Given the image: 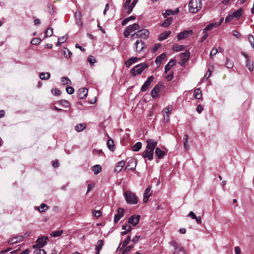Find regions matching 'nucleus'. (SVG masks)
Wrapping results in <instances>:
<instances>
[{"mask_svg": "<svg viewBox=\"0 0 254 254\" xmlns=\"http://www.w3.org/2000/svg\"><path fill=\"white\" fill-rule=\"evenodd\" d=\"M126 202L129 204H136L138 202V197L135 194L130 190L124 192Z\"/></svg>", "mask_w": 254, "mask_h": 254, "instance_id": "f257e3e1", "label": "nucleus"}, {"mask_svg": "<svg viewBox=\"0 0 254 254\" xmlns=\"http://www.w3.org/2000/svg\"><path fill=\"white\" fill-rule=\"evenodd\" d=\"M202 3L200 0H191L189 4V9L190 12L195 13L201 7Z\"/></svg>", "mask_w": 254, "mask_h": 254, "instance_id": "f03ea898", "label": "nucleus"}, {"mask_svg": "<svg viewBox=\"0 0 254 254\" xmlns=\"http://www.w3.org/2000/svg\"><path fill=\"white\" fill-rule=\"evenodd\" d=\"M146 63H141L133 66L130 69V74L132 76H135L136 75L140 74L142 71L147 67Z\"/></svg>", "mask_w": 254, "mask_h": 254, "instance_id": "7ed1b4c3", "label": "nucleus"}, {"mask_svg": "<svg viewBox=\"0 0 254 254\" xmlns=\"http://www.w3.org/2000/svg\"><path fill=\"white\" fill-rule=\"evenodd\" d=\"M140 29V26L137 23H134L127 27L125 29L123 34L126 38L128 37L131 33L134 32L136 30H138Z\"/></svg>", "mask_w": 254, "mask_h": 254, "instance_id": "20e7f679", "label": "nucleus"}, {"mask_svg": "<svg viewBox=\"0 0 254 254\" xmlns=\"http://www.w3.org/2000/svg\"><path fill=\"white\" fill-rule=\"evenodd\" d=\"M172 109L173 106L172 105H168L167 107L164 108L163 109L162 114L164 116V120L165 122H168L169 121V117Z\"/></svg>", "mask_w": 254, "mask_h": 254, "instance_id": "39448f33", "label": "nucleus"}, {"mask_svg": "<svg viewBox=\"0 0 254 254\" xmlns=\"http://www.w3.org/2000/svg\"><path fill=\"white\" fill-rule=\"evenodd\" d=\"M190 56V53L189 51H186L184 53H181L180 54L181 59L178 63L180 65L185 64L189 60Z\"/></svg>", "mask_w": 254, "mask_h": 254, "instance_id": "423d86ee", "label": "nucleus"}, {"mask_svg": "<svg viewBox=\"0 0 254 254\" xmlns=\"http://www.w3.org/2000/svg\"><path fill=\"white\" fill-rule=\"evenodd\" d=\"M141 154L143 158L145 159V161L146 159L151 161L153 159L154 151L146 148L142 152Z\"/></svg>", "mask_w": 254, "mask_h": 254, "instance_id": "0eeeda50", "label": "nucleus"}, {"mask_svg": "<svg viewBox=\"0 0 254 254\" xmlns=\"http://www.w3.org/2000/svg\"><path fill=\"white\" fill-rule=\"evenodd\" d=\"M140 219V216L139 215H133L128 218L127 222L129 224L135 226L139 223Z\"/></svg>", "mask_w": 254, "mask_h": 254, "instance_id": "6e6552de", "label": "nucleus"}, {"mask_svg": "<svg viewBox=\"0 0 254 254\" xmlns=\"http://www.w3.org/2000/svg\"><path fill=\"white\" fill-rule=\"evenodd\" d=\"M152 187L151 186H149L144 191L143 193V201L144 203H146L148 201L149 197L152 194V190H151Z\"/></svg>", "mask_w": 254, "mask_h": 254, "instance_id": "1a4fd4ad", "label": "nucleus"}, {"mask_svg": "<svg viewBox=\"0 0 254 254\" xmlns=\"http://www.w3.org/2000/svg\"><path fill=\"white\" fill-rule=\"evenodd\" d=\"M48 239V237H42L41 238H39L38 239L36 242V245L34 246V248L36 247L37 248H39L43 247L47 244V241Z\"/></svg>", "mask_w": 254, "mask_h": 254, "instance_id": "9d476101", "label": "nucleus"}, {"mask_svg": "<svg viewBox=\"0 0 254 254\" xmlns=\"http://www.w3.org/2000/svg\"><path fill=\"white\" fill-rule=\"evenodd\" d=\"M145 48V43L141 40H137L134 44V49L136 52H141Z\"/></svg>", "mask_w": 254, "mask_h": 254, "instance_id": "9b49d317", "label": "nucleus"}, {"mask_svg": "<svg viewBox=\"0 0 254 254\" xmlns=\"http://www.w3.org/2000/svg\"><path fill=\"white\" fill-rule=\"evenodd\" d=\"M136 34L137 35V37L139 38L142 39H146L148 38L149 35V32L147 29H142L140 30H138L136 32Z\"/></svg>", "mask_w": 254, "mask_h": 254, "instance_id": "f8f14e48", "label": "nucleus"}, {"mask_svg": "<svg viewBox=\"0 0 254 254\" xmlns=\"http://www.w3.org/2000/svg\"><path fill=\"white\" fill-rule=\"evenodd\" d=\"M146 148L154 151L155 147L157 144V141L153 139H148L146 140Z\"/></svg>", "mask_w": 254, "mask_h": 254, "instance_id": "ddd939ff", "label": "nucleus"}, {"mask_svg": "<svg viewBox=\"0 0 254 254\" xmlns=\"http://www.w3.org/2000/svg\"><path fill=\"white\" fill-rule=\"evenodd\" d=\"M154 79L153 76L151 75L149 77H148L147 79V80L145 81L144 83L142 85L141 88V91L142 92L146 91L148 87L150 86L151 83L153 81Z\"/></svg>", "mask_w": 254, "mask_h": 254, "instance_id": "4468645a", "label": "nucleus"}, {"mask_svg": "<svg viewBox=\"0 0 254 254\" xmlns=\"http://www.w3.org/2000/svg\"><path fill=\"white\" fill-rule=\"evenodd\" d=\"M170 244L175 249L174 254H179L180 252H184L183 248L181 245H179L176 241H172L170 242Z\"/></svg>", "mask_w": 254, "mask_h": 254, "instance_id": "2eb2a0df", "label": "nucleus"}, {"mask_svg": "<svg viewBox=\"0 0 254 254\" xmlns=\"http://www.w3.org/2000/svg\"><path fill=\"white\" fill-rule=\"evenodd\" d=\"M192 34L193 31L191 30L184 31L183 32L180 33L178 35V39L179 40H182Z\"/></svg>", "mask_w": 254, "mask_h": 254, "instance_id": "dca6fc26", "label": "nucleus"}, {"mask_svg": "<svg viewBox=\"0 0 254 254\" xmlns=\"http://www.w3.org/2000/svg\"><path fill=\"white\" fill-rule=\"evenodd\" d=\"M124 215V210L122 208H119L117 210V214L115 216L114 222L118 223Z\"/></svg>", "mask_w": 254, "mask_h": 254, "instance_id": "f3484780", "label": "nucleus"}, {"mask_svg": "<svg viewBox=\"0 0 254 254\" xmlns=\"http://www.w3.org/2000/svg\"><path fill=\"white\" fill-rule=\"evenodd\" d=\"M88 93V90L86 88H82L78 90L77 96L79 99H82L85 98Z\"/></svg>", "mask_w": 254, "mask_h": 254, "instance_id": "a211bd4d", "label": "nucleus"}, {"mask_svg": "<svg viewBox=\"0 0 254 254\" xmlns=\"http://www.w3.org/2000/svg\"><path fill=\"white\" fill-rule=\"evenodd\" d=\"M24 237L22 236H16L8 240V243L10 245L14 244L22 241Z\"/></svg>", "mask_w": 254, "mask_h": 254, "instance_id": "6ab92c4d", "label": "nucleus"}, {"mask_svg": "<svg viewBox=\"0 0 254 254\" xmlns=\"http://www.w3.org/2000/svg\"><path fill=\"white\" fill-rule=\"evenodd\" d=\"M242 54L244 56V57L246 59V65L247 67L250 70H251V71L254 68V65H253V62L249 60V56L247 54H246L245 53H242Z\"/></svg>", "mask_w": 254, "mask_h": 254, "instance_id": "aec40b11", "label": "nucleus"}, {"mask_svg": "<svg viewBox=\"0 0 254 254\" xmlns=\"http://www.w3.org/2000/svg\"><path fill=\"white\" fill-rule=\"evenodd\" d=\"M140 60V59L132 57L129 58L128 60H127L125 62V65H126V66L129 67L131 64L137 62L138 61H139Z\"/></svg>", "mask_w": 254, "mask_h": 254, "instance_id": "412c9836", "label": "nucleus"}, {"mask_svg": "<svg viewBox=\"0 0 254 254\" xmlns=\"http://www.w3.org/2000/svg\"><path fill=\"white\" fill-rule=\"evenodd\" d=\"M125 162L123 160L118 162L115 168V172L118 173L120 172L125 165Z\"/></svg>", "mask_w": 254, "mask_h": 254, "instance_id": "4be33fe9", "label": "nucleus"}, {"mask_svg": "<svg viewBox=\"0 0 254 254\" xmlns=\"http://www.w3.org/2000/svg\"><path fill=\"white\" fill-rule=\"evenodd\" d=\"M160 89V86L157 84L154 86L152 90L151 91V96L153 98H155L158 96Z\"/></svg>", "mask_w": 254, "mask_h": 254, "instance_id": "5701e85b", "label": "nucleus"}, {"mask_svg": "<svg viewBox=\"0 0 254 254\" xmlns=\"http://www.w3.org/2000/svg\"><path fill=\"white\" fill-rule=\"evenodd\" d=\"M171 33V32L170 31H167L161 33L158 37L159 41H161L167 39L170 35Z\"/></svg>", "mask_w": 254, "mask_h": 254, "instance_id": "b1692460", "label": "nucleus"}, {"mask_svg": "<svg viewBox=\"0 0 254 254\" xmlns=\"http://www.w3.org/2000/svg\"><path fill=\"white\" fill-rule=\"evenodd\" d=\"M104 245V241L103 240H99L96 245V254H99L100 251L101 250Z\"/></svg>", "mask_w": 254, "mask_h": 254, "instance_id": "393cba45", "label": "nucleus"}, {"mask_svg": "<svg viewBox=\"0 0 254 254\" xmlns=\"http://www.w3.org/2000/svg\"><path fill=\"white\" fill-rule=\"evenodd\" d=\"M155 153L159 159L162 158L166 155L165 151L161 150L158 147L156 148Z\"/></svg>", "mask_w": 254, "mask_h": 254, "instance_id": "a878e982", "label": "nucleus"}, {"mask_svg": "<svg viewBox=\"0 0 254 254\" xmlns=\"http://www.w3.org/2000/svg\"><path fill=\"white\" fill-rule=\"evenodd\" d=\"M75 17L76 19V24L78 26H81L82 24V22L81 21V13L80 12H76L75 13Z\"/></svg>", "mask_w": 254, "mask_h": 254, "instance_id": "bb28decb", "label": "nucleus"}, {"mask_svg": "<svg viewBox=\"0 0 254 254\" xmlns=\"http://www.w3.org/2000/svg\"><path fill=\"white\" fill-rule=\"evenodd\" d=\"M176 64V62L174 59H171L169 62L165 65V72L167 73L171 68L174 66Z\"/></svg>", "mask_w": 254, "mask_h": 254, "instance_id": "cd10ccee", "label": "nucleus"}, {"mask_svg": "<svg viewBox=\"0 0 254 254\" xmlns=\"http://www.w3.org/2000/svg\"><path fill=\"white\" fill-rule=\"evenodd\" d=\"M62 53L64 56L66 58H70L72 56V53L66 48H64L62 50Z\"/></svg>", "mask_w": 254, "mask_h": 254, "instance_id": "c85d7f7f", "label": "nucleus"}, {"mask_svg": "<svg viewBox=\"0 0 254 254\" xmlns=\"http://www.w3.org/2000/svg\"><path fill=\"white\" fill-rule=\"evenodd\" d=\"M242 11H243V8H240L239 9L234 11L232 13V15H233L234 18H236L237 19H239L240 17L242 15Z\"/></svg>", "mask_w": 254, "mask_h": 254, "instance_id": "c756f323", "label": "nucleus"}, {"mask_svg": "<svg viewBox=\"0 0 254 254\" xmlns=\"http://www.w3.org/2000/svg\"><path fill=\"white\" fill-rule=\"evenodd\" d=\"M142 147V143L140 142H137L136 143H135L132 146V150L134 152H137Z\"/></svg>", "mask_w": 254, "mask_h": 254, "instance_id": "7c9ffc66", "label": "nucleus"}, {"mask_svg": "<svg viewBox=\"0 0 254 254\" xmlns=\"http://www.w3.org/2000/svg\"><path fill=\"white\" fill-rule=\"evenodd\" d=\"M219 26V24H216L214 23H211L207 25L203 30V33H205L207 31H209L211 30L212 29L214 28H216Z\"/></svg>", "mask_w": 254, "mask_h": 254, "instance_id": "2f4dec72", "label": "nucleus"}, {"mask_svg": "<svg viewBox=\"0 0 254 254\" xmlns=\"http://www.w3.org/2000/svg\"><path fill=\"white\" fill-rule=\"evenodd\" d=\"M185 46L184 45H180L178 44H175L172 47V50L175 52H179L184 50Z\"/></svg>", "mask_w": 254, "mask_h": 254, "instance_id": "473e14b6", "label": "nucleus"}, {"mask_svg": "<svg viewBox=\"0 0 254 254\" xmlns=\"http://www.w3.org/2000/svg\"><path fill=\"white\" fill-rule=\"evenodd\" d=\"M86 127V126L85 123H80V124H77L75 127V129L77 131L80 132V131H82L84 129H85Z\"/></svg>", "mask_w": 254, "mask_h": 254, "instance_id": "72a5a7b5", "label": "nucleus"}, {"mask_svg": "<svg viewBox=\"0 0 254 254\" xmlns=\"http://www.w3.org/2000/svg\"><path fill=\"white\" fill-rule=\"evenodd\" d=\"M193 95L196 99H200L202 96V92L201 90L199 88L195 89L194 91Z\"/></svg>", "mask_w": 254, "mask_h": 254, "instance_id": "f704fd0d", "label": "nucleus"}, {"mask_svg": "<svg viewBox=\"0 0 254 254\" xmlns=\"http://www.w3.org/2000/svg\"><path fill=\"white\" fill-rule=\"evenodd\" d=\"M107 145L108 147L111 151L114 150V149H115L114 142L112 139H111L110 138L107 141Z\"/></svg>", "mask_w": 254, "mask_h": 254, "instance_id": "c9c22d12", "label": "nucleus"}, {"mask_svg": "<svg viewBox=\"0 0 254 254\" xmlns=\"http://www.w3.org/2000/svg\"><path fill=\"white\" fill-rule=\"evenodd\" d=\"M179 8L176 9L175 11H173L171 9H168L166 10L165 12L164 13V17H166L168 15H173L175 13H177L179 12Z\"/></svg>", "mask_w": 254, "mask_h": 254, "instance_id": "e433bc0d", "label": "nucleus"}, {"mask_svg": "<svg viewBox=\"0 0 254 254\" xmlns=\"http://www.w3.org/2000/svg\"><path fill=\"white\" fill-rule=\"evenodd\" d=\"M172 20V18L169 17L167 19H166L164 22L162 23L161 26L164 27H168L171 24Z\"/></svg>", "mask_w": 254, "mask_h": 254, "instance_id": "4c0bfd02", "label": "nucleus"}, {"mask_svg": "<svg viewBox=\"0 0 254 254\" xmlns=\"http://www.w3.org/2000/svg\"><path fill=\"white\" fill-rule=\"evenodd\" d=\"M92 170L95 175H97L101 171V167L99 165H96L92 167Z\"/></svg>", "mask_w": 254, "mask_h": 254, "instance_id": "58836bf2", "label": "nucleus"}, {"mask_svg": "<svg viewBox=\"0 0 254 254\" xmlns=\"http://www.w3.org/2000/svg\"><path fill=\"white\" fill-rule=\"evenodd\" d=\"M50 77V74L49 72H42L40 74V78L42 80H47Z\"/></svg>", "mask_w": 254, "mask_h": 254, "instance_id": "ea45409f", "label": "nucleus"}, {"mask_svg": "<svg viewBox=\"0 0 254 254\" xmlns=\"http://www.w3.org/2000/svg\"><path fill=\"white\" fill-rule=\"evenodd\" d=\"M166 57V54L164 53L162 54L160 56H158L155 62L157 64H160L161 63V61L163 59H165Z\"/></svg>", "mask_w": 254, "mask_h": 254, "instance_id": "a19ab883", "label": "nucleus"}, {"mask_svg": "<svg viewBox=\"0 0 254 254\" xmlns=\"http://www.w3.org/2000/svg\"><path fill=\"white\" fill-rule=\"evenodd\" d=\"M63 233V230L55 231L52 232L50 234L51 237H57L61 236Z\"/></svg>", "mask_w": 254, "mask_h": 254, "instance_id": "79ce46f5", "label": "nucleus"}, {"mask_svg": "<svg viewBox=\"0 0 254 254\" xmlns=\"http://www.w3.org/2000/svg\"><path fill=\"white\" fill-rule=\"evenodd\" d=\"M133 248V245H131L129 246H126L122 250H120V251H122V254H126L127 252H129L132 248Z\"/></svg>", "mask_w": 254, "mask_h": 254, "instance_id": "37998d69", "label": "nucleus"}, {"mask_svg": "<svg viewBox=\"0 0 254 254\" xmlns=\"http://www.w3.org/2000/svg\"><path fill=\"white\" fill-rule=\"evenodd\" d=\"M130 241V236H128L127 239H126L123 243L122 247L121 248V250H122L123 248L126 247L129 243Z\"/></svg>", "mask_w": 254, "mask_h": 254, "instance_id": "c03bdc74", "label": "nucleus"}, {"mask_svg": "<svg viewBox=\"0 0 254 254\" xmlns=\"http://www.w3.org/2000/svg\"><path fill=\"white\" fill-rule=\"evenodd\" d=\"M137 1L138 0H133L132 3L130 4L129 10L127 11L128 14H130L132 12L133 7L135 6Z\"/></svg>", "mask_w": 254, "mask_h": 254, "instance_id": "a18cd8bd", "label": "nucleus"}, {"mask_svg": "<svg viewBox=\"0 0 254 254\" xmlns=\"http://www.w3.org/2000/svg\"><path fill=\"white\" fill-rule=\"evenodd\" d=\"M61 82L62 83V84L63 85H66V84H71V81L70 80L67 78V77H63L61 79Z\"/></svg>", "mask_w": 254, "mask_h": 254, "instance_id": "49530a36", "label": "nucleus"}, {"mask_svg": "<svg viewBox=\"0 0 254 254\" xmlns=\"http://www.w3.org/2000/svg\"><path fill=\"white\" fill-rule=\"evenodd\" d=\"M248 39L251 46L254 49V38L252 35L248 36Z\"/></svg>", "mask_w": 254, "mask_h": 254, "instance_id": "de8ad7c7", "label": "nucleus"}, {"mask_svg": "<svg viewBox=\"0 0 254 254\" xmlns=\"http://www.w3.org/2000/svg\"><path fill=\"white\" fill-rule=\"evenodd\" d=\"M53 34V29L52 28H48L45 32V37H48L51 36Z\"/></svg>", "mask_w": 254, "mask_h": 254, "instance_id": "09e8293b", "label": "nucleus"}, {"mask_svg": "<svg viewBox=\"0 0 254 254\" xmlns=\"http://www.w3.org/2000/svg\"><path fill=\"white\" fill-rule=\"evenodd\" d=\"M48 209V206L44 203L41 204L38 208V210L41 212H44Z\"/></svg>", "mask_w": 254, "mask_h": 254, "instance_id": "8fccbe9b", "label": "nucleus"}, {"mask_svg": "<svg viewBox=\"0 0 254 254\" xmlns=\"http://www.w3.org/2000/svg\"><path fill=\"white\" fill-rule=\"evenodd\" d=\"M33 254H46V253L44 250L37 248L35 250Z\"/></svg>", "mask_w": 254, "mask_h": 254, "instance_id": "3c124183", "label": "nucleus"}, {"mask_svg": "<svg viewBox=\"0 0 254 254\" xmlns=\"http://www.w3.org/2000/svg\"><path fill=\"white\" fill-rule=\"evenodd\" d=\"M87 61L91 65L96 62V59L93 56H89L87 58Z\"/></svg>", "mask_w": 254, "mask_h": 254, "instance_id": "603ef678", "label": "nucleus"}, {"mask_svg": "<svg viewBox=\"0 0 254 254\" xmlns=\"http://www.w3.org/2000/svg\"><path fill=\"white\" fill-rule=\"evenodd\" d=\"M41 42V40L40 38H33L31 41V43L32 45H38Z\"/></svg>", "mask_w": 254, "mask_h": 254, "instance_id": "864d4df0", "label": "nucleus"}, {"mask_svg": "<svg viewBox=\"0 0 254 254\" xmlns=\"http://www.w3.org/2000/svg\"><path fill=\"white\" fill-rule=\"evenodd\" d=\"M131 0H125V2L124 3V7H125V8L127 10V11L129 9Z\"/></svg>", "mask_w": 254, "mask_h": 254, "instance_id": "5fc2aeb1", "label": "nucleus"}, {"mask_svg": "<svg viewBox=\"0 0 254 254\" xmlns=\"http://www.w3.org/2000/svg\"><path fill=\"white\" fill-rule=\"evenodd\" d=\"M188 139V135L187 134H185L184 136V147L186 149L189 148V146L187 145Z\"/></svg>", "mask_w": 254, "mask_h": 254, "instance_id": "6e6d98bb", "label": "nucleus"}, {"mask_svg": "<svg viewBox=\"0 0 254 254\" xmlns=\"http://www.w3.org/2000/svg\"><path fill=\"white\" fill-rule=\"evenodd\" d=\"M51 92L52 94L55 96H59L61 94V91L57 88L53 89Z\"/></svg>", "mask_w": 254, "mask_h": 254, "instance_id": "4d7b16f0", "label": "nucleus"}, {"mask_svg": "<svg viewBox=\"0 0 254 254\" xmlns=\"http://www.w3.org/2000/svg\"><path fill=\"white\" fill-rule=\"evenodd\" d=\"M66 91L67 93L69 94H72L74 93V90L73 88L71 86H68L66 88Z\"/></svg>", "mask_w": 254, "mask_h": 254, "instance_id": "13d9d810", "label": "nucleus"}, {"mask_svg": "<svg viewBox=\"0 0 254 254\" xmlns=\"http://www.w3.org/2000/svg\"><path fill=\"white\" fill-rule=\"evenodd\" d=\"M93 214L96 218H98L101 215V212L99 210H93Z\"/></svg>", "mask_w": 254, "mask_h": 254, "instance_id": "bf43d9fd", "label": "nucleus"}, {"mask_svg": "<svg viewBox=\"0 0 254 254\" xmlns=\"http://www.w3.org/2000/svg\"><path fill=\"white\" fill-rule=\"evenodd\" d=\"M225 64L228 68H232L233 66V62L229 60H227Z\"/></svg>", "mask_w": 254, "mask_h": 254, "instance_id": "052dcab7", "label": "nucleus"}, {"mask_svg": "<svg viewBox=\"0 0 254 254\" xmlns=\"http://www.w3.org/2000/svg\"><path fill=\"white\" fill-rule=\"evenodd\" d=\"M122 229H123V230L127 231L128 232L131 230V227L129 224H127V225H124Z\"/></svg>", "mask_w": 254, "mask_h": 254, "instance_id": "680f3d73", "label": "nucleus"}, {"mask_svg": "<svg viewBox=\"0 0 254 254\" xmlns=\"http://www.w3.org/2000/svg\"><path fill=\"white\" fill-rule=\"evenodd\" d=\"M161 47V44L159 43L156 44L154 45V47L152 48V51L153 52H156L158 49Z\"/></svg>", "mask_w": 254, "mask_h": 254, "instance_id": "e2e57ef3", "label": "nucleus"}, {"mask_svg": "<svg viewBox=\"0 0 254 254\" xmlns=\"http://www.w3.org/2000/svg\"><path fill=\"white\" fill-rule=\"evenodd\" d=\"M232 33L233 35L236 37L237 38H240L241 35L237 30H233Z\"/></svg>", "mask_w": 254, "mask_h": 254, "instance_id": "0e129e2a", "label": "nucleus"}, {"mask_svg": "<svg viewBox=\"0 0 254 254\" xmlns=\"http://www.w3.org/2000/svg\"><path fill=\"white\" fill-rule=\"evenodd\" d=\"M217 53H218V50L215 49V48H213L210 52V56L211 57H212V56L215 55Z\"/></svg>", "mask_w": 254, "mask_h": 254, "instance_id": "69168bd1", "label": "nucleus"}, {"mask_svg": "<svg viewBox=\"0 0 254 254\" xmlns=\"http://www.w3.org/2000/svg\"><path fill=\"white\" fill-rule=\"evenodd\" d=\"M233 18H234V17H233L232 14L231 15H228L226 17L225 21L226 23L229 22Z\"/></svg>", "mask_w": 254, "mask_h": 254, "instance_id": "338daca9", "label": "nucleus"}, {"mask_svg": "<svg viewBox=\"0 0 254 254\" xmlns=\"http://www.w3.org/2000/svg\"><path fill=\"white\" fill-rule=\"evenodd\" d=\"M203 107L202 106H201V105H199L197 107H196V111L198 113H201L202 112V111H203Z\"/></svg>", "mask_w": 254, "mask_h": 254, "instance_id": "774afa93", "label": "nucleus"}]
</instances>
